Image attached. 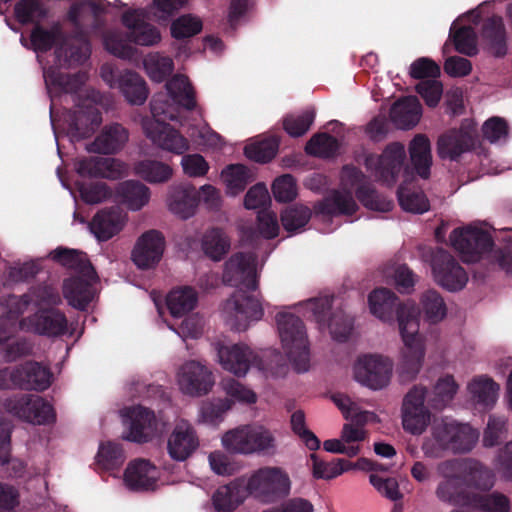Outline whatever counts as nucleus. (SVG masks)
<instances>
[{
	"label": "nucleus",
	"mask_w": 512,
	"mask_h": 512,
	"mask_svg": "<svg viewBox=\"0 0 512 512\" xmlns=\"http://www.w3.org/2000/svg\"><path fill=\"white\" fill-rule=\"evenodd\" d=\"M368 303L371 313L384 322L392 321L396 315L404 343L402 360L398 367L399 374L404 381L413 380L421 369L425 355L415 305L399 303L397 295L383 287L374 289L369 294Z\"/></svg>",
	"instance_id": "1"
},
{
	"label": "nucleus",
	"mask_w": 512,
	"mask_h": 512,
	"mask_svg": "<svg viewBox=\"0 0 512 512\" xmlns=\"http://www.w3.org/2000/svg\"><path fill=\"white\" fill-rule=\"evenodd\" d=\"M341 187L343 191L333 190L323 200L314 204L316 215L336 216L353 215L358 210L356 198L366 208L379 212H389L394 203L382 194H379L368 177L353 165H344L340 173Z\"/></svg>",
	"instance_id": "2"
},
{
	"label": "nucleus",
	"mask_w": 512,
	"mask_h": 512,
	"mask_svg": "<svg viewBox=\"0 0 512 512\" xmlns=\"http://www.w3.org/2000/svg\"><path fill=\"white\" fill-rule=\"evenodd\" d=\"M478 439V430L469 424L444 419L435 420L431 425L430 435L423 440L421 449L426 457L438 459L444 457L446 453H468Z\"/></svg>",
	"instance_id": "3"
},
{
	"label": "nucleus",
	"mask_w": 512,
	"mask_h": 512,
	"mask_svg": "<svg viewBox=\"0 0 512 512\" xmlns=\"http://www.w3.org/2000/svg\"><path fill=\"white\" fill-rule=\"evenodd\" d=\"M152 120H146L143 128L146 136L158 147L177 155L189 149V141L167 121L177 120V108L164 93L156 94L150 102Z\"/></svg>",
	"instance_id": "4"
},
{
	"label": "nucleus",
	"mask_w": 512,
	"mask_h": 512,
	"mask_svg": "<svg viewBox=\"0 0 512 512\" xmlns=\"http://www.w3.org/2000/svg\"><path fill=\"white\" fill-rule=\"evenodd\" d=\"M276 322L283 348L298 372L309 369L310 350L303 321L291 313H278Z\"/></svg>",
	"instance_id": "5"
},
{
	"label": "nucleus",
	"mask_w": 512,
	"mask_h": 512,
	"mask_svg": "<svg viewBox=\"0 0 512 512\" xmlns=\"http://www.w3.org/2000/svg\"><path fill=\"white\" fill-rule=\"evenodd\" d=\"M224 447L240 454H273L275 438L263 426L244 425L226 432L222 438Z\"/></svg>",
	"instance_id": "6"
},
{
	"label": "nucleus",
	"mask_w": 512,
	"mask_h": 512,
	"mask_svg": "<svg viewBox=\"0 0 512 512\" xmlns=\"http://www.w3.org/2000/svg\"><path fill=\"white\" fill-rule=\"evenodd\" d=\"M248 492L263 502L272 503L290 493L291 481L281 467L259 468L246 480Z\"/></svg>",
	"instance_id": "7"
},
{
	"label": "nucleus",
	"mask_w": 512,
	"mask_h": 512,
	"mask_svg": "<svg viewBox=\"0 0 512 512\" xmlns=\"http://www.w3.org/2000/svg\"><path fill=\"white\" fill-rule=\"evenodd\" d=\"M333 300V296H321L309 299L305 306L312 312L320 330L328 328L334 340L345 342L353 330V319L341 309L332 312Z\"/></svg>",
	"instance_id": "8"
},
{
	"label": "nucleus",
	"mask_w": 512,
	"mask_h": 512,
	"mask_svg": "<svg viewBox=\"0 0 512 512\" xmlns=\"http://www.w3.org/2000/svg\"><path fill=\"white\" fill-rule=\"evenodd\" d=\"M406 152L404 145L393 142L386 146L381 155L369 154L365 158V167L375 178L387 186L396 183L403 169Z\"/></svg>",
	"instance_id": "9"
},
{
	"label": "nucleus",
	"mask_w": 512,
	"mask_h": 512,
	"mask_svg": "<svg viewBox=\"0 0 512 512\" xmlns=\"http://www.w3.org/2000/svg\"><path fill=\"white\" fill-rule=\"evenodd\" d=\"M453 248L460 253L464 262L473 263L490 252L494 241L490 233L479 228H456L450 234Z\"/></svg>",
	"instance_id": "10"
},
{
	"label": "nucleus",
	"mask_w": 512,
	"mask_h": 512,
	"mask_svg": "<svg viewBox=\"0 0 512 512\" xmlns=\"http://www.w3.org/2000/svg\"><path fill=\"white\" fill-rule=\"evenodd\" d=\"M431 269L436 283L447 291H460L468 282L466 270L443 248H436L432 252Z\"/></svg>",
	"instance_id": "11"
},
{
	"label": "nucleus",
	"mask_w": 512,
	"mask_h": 512,
	"mask_svg": "<svg viewBox=\"0 0 512 512\" xmlns=\"http://www.w3.org/2000/svg\"><path fill=\"white\" fill-rule=\"evenodd\" d=\"M5 409L26 422L44 425L55 421L53 406L40 396L20 395L7 398Z\"/></svg>",
	"instance_id": "12"
},
{
	"label": "nucleus",
	"mask_w": 512,
	"mask_h": 512,
	"mask_svg": "<svg viewBox=\"0 0 512 512\" xmlns=\"http://www.w3.org/2000/svg\"><path fill=\"white\" fill-rule=\"evenodd\" d=\"M257 257L250 252H237L226 262L223 272V281L229 286L243 287L248 291L258 288V275L256 271Z\"/></svg>",
	"instance_id": "13"
},
{
	"label": "nucleus",
	"mask_w": 512,
	"mask_h": 512,
	"mask_svg": "<svg viewBox=\"0 0 512 512\" xmlns=\"http://www.w3.org/2000/svg\"><path fill=\"white\" fill-rule=\"evenodd\" d=\"M437 472L444 479L461 478L463 472L473 485L481 490H489L494 485L493 472L475 459H449L437 465Z\"/></svg>",
	"instance_id": "14"
},
{
	"label": "nucleus",
	"mask_w": 512,
	"mask_h": 512,
	"mask_svg": "<svg viewBox=\"0 0 512 512\" xmlns=\"http://www.w3.org/2000/svg\"><path fill=\"white\" fill-rule=\"evenodd\" d=\"M224 312L229 314L227 322L233 330L245 331L249 321L260 320L264 314L258 299L243 291L235 293L224 305Z\"/></svg>",
	"instance_id": "15"
},
{
	"label": "nucleus",
	"mask_w": 512,
	"mask_h": 512,
	"mask_svg": "<svg viewBox=\"0 0 512 512\" xmlns=\"http://www.w3.org/2000/svg\"><path fill=\"white\" fill-rule=\"evenodd\" d=\"M427 390L423 386H414L405 395L402 403L403 428L414 435L421 434L430 423V412L424 402Z\"/></svg>",
	"instance_id": "16"
},
{
	"label": "nucleus",
	"mask_w": 512,
	"mask_h": 512,
	"mask_svg": "<svg viewBox=\"0 0 512 512\" xmlns=\"http://www.w3.org/2000/svg\"><path fill=\"white\" fill-rule=\"evenodd\" d=\"M66 122L71 141H80L95 132L102 122V115L94 104L84 100L68 111Z\"/></svg>",
	"instance_id": "17"
},
{
	"label": "nucleus",
	"mask_w": 512,
	"mask_h": 512,
	"mask_svg": "<svg viewBox=\"0 0 512 512\" xmlns=\"http://www.w3.org/2000/svg\"><path fill=\"white\" fill-rule=\"evenodd\" d=\"M391 372V361L377 355L360 357L354 366L355 379L374 390L382 389L389 383Z\"/></svg>",
	"instance_id": "18"
},
{
	"label": "nucleus",
	"mask_w": 512,
	"mask_h": 512,
	"mask_svg": "<svg viewBox=\"0 0 512 512\" xmlns=\"http://www.w3.org/2000/svg\"><path fill=\"white\" fill-rule=\"evenodd\" d=\"M164 249V235L155 229L148 230L138 238L132 251V260L140 269L153 268L160 262Z\"/></svg>",
	"instance_id": "19"
},
{
	"label": "nucleus",
	"mask_w": 512,
	"mask_h": 512,
	"mask_svg": "<svg viewBox=\"0 0 512 512\" xmlns=\"http://www.w3.org/2000/svg\"><path fill=\"white\" fill-rule=\"evenodd\" d=\"M14 387L22 390L44 391L52 383L51 370L36 361H27L11 370Z\"/></svg>",
	"instance_id": "20"
},
{
	"label": "nucleus",
	"mask_w": 512,
	"mask_h": 512,
	"mask_svg": "<svg viewBox=\"0 0 512 512\" xmlns=\"http://www.w3.org/2000/svg\"><path fill=\"white\" fill-rule=\"evenodd\" d=\"M125 417L129 428L125 439L136 443H146L153 438L157 431V420L152 410L140 405L134 406L127 409Z\"/></svg>",
	"instance_id": "21"
},
{
	"label": "nucleus",
	"mask_w": 512,
	"mask_h": 512,
	"mask_svg": "<svg viewBox=\"0 0 512 512\" xmlns=\"http://www.w3.org/2000/svg\"><path fill=\"white\" fill-rule=\"evenodd\" d=\"M178 381L181 390L192 396L208 393L214 384L211 371L194 360L182 365Z\"/></svg>",
	"instance_id": "22"
},
{
	"label": "nucleus",
	"mask_w": 512,
	"mask_h": 512,
	"mask_svg": "<svg viewBox=\"0 0 512 512\" xmlns=\"http://www.w3.org/2000/svg\"><path fill=\"white\" fill-rule=\"evenodd\" d=\"M199 439L195 429L187 421H180L174 427L167 442L169 456L175 461H185L198 448Z\"/></svg>",
	"instance_id": "23"
},
{
	"label": "nucleus",
	"mask_w": 512,
	"mask_h": 512,
	"mask_svg": "<svg viewBox=\"0 0 512 512\" xmlns=\"http://www.w3.org/2000/svg\"><path fill=\"white\" fill-rule=\"evenodd\" d=\"M218 357L222 367L238 377L245 376L252 365L260 364L254 352L243 344L221 346Z\"/></svg>",
	"instance_id": "24"
},
{
	"label": "nucleus",
	"mask_w": 512,
	"mask_h": 512,
	"mask_svg": "<svg viewBox=\"0 0 512 512\" xmlns=\"http://www.w3.org/2000/svg\"><path fill=\"white\" fill-rule=\"evenodd\" d=\"M90 53V42L83 33H77L73 39H68L64 34L63 40L55 49L57 64L68 68L83 64Z\"/></svg>",
	"instance_id": "25"
},
{
	"label": "nucleus",
	"mask_w": 512,
	"mask_h": 512,
	"mask_svg": "<svg viewBox=\"0 0 512 512\" xmlns=\"http://www.w3.org/2000/svg\"><path fill=\"white\" fill-rule=\"evenodd\" d=\"M77 173L82 177L117 180L124 175V165L115 158L85 157L78 161Z\"/></svg>",
	"instance_id": "26"
},
{
	"label": "nucleus",
	"mask_w": 512,
	"mask_h": 512,
	"mask_svg": "<svg viewBox=\"0 0 512 512\" xmlns=\"http://www.w3.org/2000/svg\"><path fill=\"white\" fill-rule=\"evenodd\" d=\"M32 330L48 337H57L67 332L66 315L55 308H41L28 318Z\"/></svg>",
	"instance_id": "27"
},
{
	"label": "nucleus",
	"mask_w": 512,
	"mask_h": 512,
	"mask_svg": "<svg viewBox=\"0 0 512 512\" xmlns=\"http://www.w3.org/2000/svg\"><path fill=\"white\" fill-rule=\"evenodd\" d=\"M473 136L462 129H450L437 141V154L441 159L457 161L462 154L474 148Z\"/></svg>",
	"instance_id": "28"
},
{
	"label": "nucleus",
	"mask_w": 512,
	"mask_h": 512,
	"mask_svg": "<svg viewBox=\"0 0 512 512\" xmlns=\"http://www.w3.org/2000/svg\"><path fill=\"white\" fill-rule=\"evenodd\" d=\"M97 280V275L93 278L77 275L65 279L63 282V296L68 304L77 310H86L93 300V284Z\"/></svg>",
	"instance_id": "29"
},
{
	"label": "nucleus",
	"mask_w": 512,
	"mask_h": 512,
	"mask_svg": "<svg viewBox=\"0 0 512 512\" xmlns=\"http://www.w3.org/2000/svg\"><path fill=\"white\" fill-rule=\"evenodd\" d=\"M249 495L246 479L240 477L229 484L219 486L212 496L217 512H233Z\"/></svg>",
	"instance_id": "30"
},
{
	"label": "nucleus",
	"mask_w": 512,
	"mask_h": 512,
	"mask_svg": "<svg viewBox=\"0 0 512 512\" xmlns=\"http://www.w3.org/2000/svg\"><path fill=\"white\" fill-rule=\"evenodd\" d=\"M129 139L128 130L119 123L105 125L94 141L89 145V151L111 155L123 149Z\"/></svg>",
	"instance_id": "31"
},
{
	"label": "nucleus",
	"mask_w": 512,
	"mask_h": 512,
	"mask_svg": "<svg viewBox=\"0 0 512 512\" xmlns=\"http://www.w3.org/2000/svg\"><path fill=\"white\" fill-rule=\"evenodd\" d=\"M157 469L145 459H137L129 463L124 473V481L134 491L154 489L157 482Z\"/></svg>",
	"instance_id": "32"
},
{
	"label": "nucleus",
	"mask_w": 512,
	"mask_h": 512,
	"mask_svg": "<svg viewBox=\"0 0 512 512\" xmlns=\"http://www.w3.org/2000/svg\"><path fill=\"white\" fill-rule=\"evenodd\" d=\"M124 226V216L117 208L102 209L92 218L89 228L99 241H108Z\"/></svg>",
	"instance_id": "33"
},
{
	"label": "nucleus",
	"mask_w": 512,
	"mask_h": 512,
	"mask_svg": "<svg viewBox=\"0 0 512 512\" xmlns=\"http://www.w3.org/2000/svg\"><path fill=\"white\" fill-rule=\"evenodd\" d=\"M49 257L59 265L74 270L78 275L90 278L96 276V270L85 252L59 246L49 253Z\"/></svg>",
	"instance_id": "34"
},
{
	"label": "nucleus",
	"mask_w": 512,
	"mask_h": 512,
	"mask_svg": "<svg viewBox=\"0 0 512 512\" xmlns=\"http://www.w3.org/2000/svg\"><path fill=\"white\" fill-rule=\"evenodd\" d=\"M199 203V193L190 184H179L171 188L169 209L182 219L193 216Z\"/></svg>",
	"instance_id": "35"
},
{
	"label": "nucleus",
	"mask_w": 512,
	"mask_h": 512,
	"mask_svg": "<svg viewBox=\"0 0 512 512\" xmlns=\"http://www.w3.org/2000/svg\"><path fill=\"white\" fill-rule=\"evenodd\" d=\"M422 116V105L416 96H407L396 101L390 109L391 121L400 129H411Z\"/></svg>",
	"instance_id": "36"
},
{
	"label": "nucleus",
	"mask_w": 512,
	"mask_h": 512,
	"mask_svg": "<svg viewBox=\"0 0 512 512\" xmlns=\"http://www.w3.org/2000/svg\"><path fill=\"white\" fill-rule=\"evenodd\" d=\"M481 35L492 55L500 58L507 54L506 29L501 16L493 15L485 19Z\"/></svg>",
	"instance_id": "37"
},
{
	"label": "nucleus",
	"mask_w": 512,
	"mask_h": 512,
	"mask_svg": "<svg viewBox=\"0 0 512 512\" xmlns=\"http://www.w3.org/2000/svg\"><path fill=\"white\" fill-rule=\"evenodd\" d=\"M411 164L416 174L422 179H428L431 173L432 154L431 143L425 134H417L409 144Z\"/></svg>",
	"instance_id": "38"
},
{
	"label": "nucleus",
	"mask_w": 512,
	"mask_h": 512,
	"mask_svg": "<svg viewBox=\"0 0 512 512\" xmlns=\"http://www.w3.org/2000/svg\"><path fill=\"white\" fill-rule=\"evenodd\" d=\"M117 87L125 99L133 105H142L148 97L145 80L136 72L126 70L118 75Z\"/></svg>",
	"instance_id": "39"
},
{
	"label": "nucleus",
	"mask_w": 512,
	"mask_h": 512,
	"mask_svg": "<svg viewBox=\"0 0 512 512\" xmlns=\"http://www.w3.org/2000/svg\"><path fill=\"white\" fill-rule=\"evenodd\" d=\"M435 494L442 501L456 506L470 507L474 493L466 491L462 478L443 479Z\"/></svg>",
	"instance_id": "40"
},
{
	"label": "nucleus",
	"mask_w": 512,
	"mask_h": 512,
	"mask_svg": "<svg viewBox=\"0 0 512 512\" xmlns=\"http://www.w3.org/2000/svg\"><path fill=\"white\" fill-rule=\"evenodd\" d=\"M231 247L230 238L222 228L207 229L201 238V248L204 254L217 262L222 260Z\"/></svg>",
	"instance_id": "41"
},
{
	"label": "nucleus",
	"mask_w": 512,
	"mask_h": 512,
	"mask_svg": "<svg viewBox=\"0 0 512 512\" xmlns=\"http://www.w3.org/2000/svg\"><path fill=\"white\" fill-rule=\"evenodd\" d=\"M165 87L174 103L189 111L196 107L195 91L187 76L176 74L166 82Z\"/></svg>",
	"instance_id": "42"
},
{
	"label": "nucleus",
	"mask_w": 512,
	"mask_h": 512,
	"mask_svg": "<svg viewBox=\"0 0 512 512\" xmlns=\"http://www.w3.org/2000/svg\"><path fill=\"white\" fill-rule=\"evenodd\" d=\"M120 201L131 210H139L150 198L149 188L137 180H127L118 184L116 189Z\"/></svg>",
	"instance_id": "43"
},
{
	"label": "nucleus",
	"mask_w": 512,
	"mask_h": 512,
	"mask_svg": "<svg viewBox=\"0 0 512 512\" xmlns=\"http://www.w3.org/2000/svg\"><path fill=\"white\" fill-rule=\"evenodd\" d=\"M198 302L196 290L189 286L172 289L167 296V308L173 317H182L192 311Z\"/></svg>",
	"instance_id": "44"
},
{
	"label": "nucleus",
	"mask_w": 512,
	"mask_h": 512,
	"mask_svg": "<svg viewBox=\"0 0 512 512\" xmlns=\"http://www.w3.org/2000/svg\"><path fill=\"white\" fill-rule=\"evenodd\" d=\"M417 318L421 313L424 319L431 323L436 324L442 321L447 313V307L441 294L436 290L425 291L420 298V309H417Z\"/></svg>",
	"instance_id": "45"
},
{
	"label": "nucleus",
	"mask_w": 512,
	"mask_h": 512,
	"mask_svg": "<svg viewBox=\"0 0 512 512\" xmlns=\"http://www.w3.org/2000/svg\"><path fill=\"white\" fill-rule=\"evenodd\" d=\"M134 172L141 179L152 183H165L173 175V169L161 161L144 159L135 163Z\"/></svg>",
	"instance_id": "46"
},
{
	"label": "nucleus",
	"mask_w": 512,
	"mask_h": 512,
	"mask_svg": "<svg viewBox=\"0 0 512 512\" xmlns=\"http://www.w3.org/2000/svg\"><path fill=\"white\" fill-rule=\"evenodd\" d=\"M473 400L484 408H491L498 397L499 385L490 377L479 376L468 385Z\"/></svg>",
	"instance_id": "47"
},
{
	"label": "nucleus",
	"mask_w": 512,
	"mask_h": 512,
	"mask_svg": "<svg viewBox=\"0 0 512 512\" xmlns=\"http://www.w3.org/2000/svg\"><path fill=\"white\" fill-rule=\"evenodd\" d=\"M64 32L59 24L53 25L50 29H46L37 23L30 34L31 45L36 52L45 53L54 46H58L63 40Z\"/></svg>",
	"instance_id": "48"
},
{
	"label": "nucleus",
	"mask_w": 512,
	"mask_h": 512,
	"mask_svg": "<svg viewBox=\"0 0 512 512\" xmlns=\"http://www.w3.org/2000/svg\"><path fill=\"white\" fill-rule=\"evenodd\" d=\"M311 217L312 210L308 206L296 203L282 211L281 223L287 232L299 233L309 223Z\"/></svg>",
	"instance_id": "49"
},
{
	"label": "nucleus",
	"mask_w": 512,
	"mask_h": 512,
	"mask_svg": "<svg viewBox=\"0 0 512 512\" xmlns=\"http://www.w3.org/2000/svg\"><path fill=\"white\" fill-rule=\"evenodd\" d=\"M85 80V73L67 74L56 70L50 71L46 78V81H49L60 92L71 94L76 98H79V92Z\"/></svg>",
	"instance_id": "50"
},
{
	"label": "nucleus",
	"mask_w": 512,
	"mask_h": 512,
	"mask_svg": "<svg viewBox=\"0 0 512 512\" xmlns=\"http://www.w3.org/2000/svg\"><path fill=\"white\" fill-rule=\"evenodd\" d=\"M470 508H476L484 512H509V498L497 491L489 494H473Z\"/></svg>",
	"instance_id": "51"
},
{
	"label": "nucleus",
	"mask_w": 512,
	"mask_h": 512,
	"mask_svg": "<svg viewBox=\"0 0 512 512\" xmlns=\"http://www.w3.org/2000/svg\"><path fill=\"white\" fill-rule=\"evenodd\" d=\"M316 112L314 108H308L301 114H289L283 118V129L291 137H300L304 135L315 120Z\"/></svg>",
	"instance_id": "52"
},
{
	"label": "nucleus",
	"mask_w": 512,
	"mask_h": 512,
	"mask_svg": "<svg viewBox=\"0 0 512 512\" xmlns=\"http://www.w3.org/2000/svg\"><path fill=\"white\" fill-rule=\"evenodd\" d=\"M397 196L401 208L407 212L423 214L429 210V201L422 191H412L400 185Z\"/></svg>",
	"instance_id": "53"
},
{
	"label": "nucleus",
	"mask_w": 512,
	"mask_h": 512,
	"mask_svg": "<svg viewBox=\"0 0 512 512\" xmlns=\"http://www.w3.org/2000/svg\"><path fill=\"white\" fill-rule=\"evenodd\" d=\"M449 38L452 39L457 52L472 57L478 53L477 35L471 26H462L454 31L450 29Z\"/></svg>",
	"instance_id": "54"
},
{
	"label": "nucleus",
	"mask_w": 512,
	"mask_h": 512,
	"mask_svg": "<svg viewBox=\"0 0 512 512\" xmlns=\"http://www.w3.org/2000/svg\"><path fill=\"white\" fill-rule=\"evenodd\" d=\"M338 149L337 139L328 133H318L306 143L305 152L308 155L330 158Z\"/></svg>",
	"instance_id": "55"
},
{
	"label": "nucleus",
	"mask_w": 512,
	"mask_h": 512,
	"mask_svg": "<svg viewBox=\"0 0 512 512\" xmlns=\"http://www.w3.org/2000/svg\"><path fill=\"white\" fill-rule=\"evenodd\" d=\"M458 389L453 376L446 375L436 382L433 388V396L429 399L434 409H443L454 397Z\"/></svg>",
	"instance_id": "56"
},
{
	"label": "nucleus",
	"mask_w": 512,
	"mask_h": 512,
	"mask_svg": "<svg viewBox=\"0 0 512 512\" xmlns=\"http://www.w3.org/2000/svg\"><path fill=\"white\" fill-rule=\"evenodd\" d=\"M14 14L19 23L36 25L46 16V10L40 0H20L14 7Z\"/></svg>",
	"instance_id": "57"
},
{
	"label": "nucleus",
	"mask_w": 512,
	"mask_h": 512,
	"mask_svg": "<svg viewBox=\"0 0 512 512\" xmlns=\"http://www.w3.org/2000/svg\"><path fill=\"white\" fill-rule=\"evenodd\" d=\"M278 148V140L275 138H268L247 145L244 148V154L248 159L255 162L267 163L276 156Z\"/></svg>",
	"instance_id": "58"
},
{
	"label": "nucleus",
	"mask_w": 512,
	"mask_h": 512,
	"mask_svg": "<svg viewBox=\"0 0 512 512\" xmlns=\"http://www.w3.org/2000/svg\"><path fill=\"white\" fill-rule=\"evenodd\" d=\"M313 466V476L317 479H332L348 470L349 463L343 459L330 462L320 460L316 454L310 456Z\"/></svg>",
	"instance_id": "59"
},
{
	"label": "nucleus",
	"mask_w": 512,
	"mask_h": 512,
	"mask_svg": "<svg viewBox=\"0 0 512 512\" xmlns=\"http://www.w3.org/2000/svg\"><path fill=\"white\" fill-rule=\"evenodd\" d=\"M222 177L227 187L238 193L243 191L251 182L248 168L243 164H231L222 171Z\"/></svg>",
	"instance_id": "60"
},
{
	"label": "nucleus",
	"mask_w": 512,
	"mask_h": 512,
	"mask_svg": "<svg viewBox=\"0 0 512 512\" xmlns=\"http://www.w3.org/2000/svg\"><path fill=\"white\" fill-rule=\"evenodd\" d=\"M507 435V419L503 416H489L487 426L483 433L482 443L486 448L500 444Z\"/></svg>",
	"instance_id": "61"
},
{
	"label": "nucleus",
	"mask_w": 512,
	"mask_h": 512,
	"mask_svg": "<svg viewBox=\"0 0 512 512\" xmlns=\"http://www.w3.org/2000/svg\"><path fill=\"white\" fill-rule=\"evenodd\" d=\"M147 74L154 82L161 83L173 72L174 63L168 56H150L144 62Z\"/></svg>",
	"instance_id": "62"
},
{
	"label": "nucleus",
	"mask_w": 512,
	"mask_h": 512,
	"mask_svg": "<svg viewBox=\"0 0 512 512\" xmlns=\"http://www.w3.org/2000/svg\"><path fill=\"white\" fill-rule=\"evenodd\" d=\"M98 461L105 469H118L125 461L122 445L115 442L101 444L98 454Z\"/></svg>",
	"instance_id": "63"
},
{
	"label": "nucleus",
	"mask_w": 512,
	"mask_h": 512,
	"mask_svg": "<svg viewBox=\"0 0 512 512\" xmlns=\"http://www.w3.org/2000/svg\"><path fill=\"white\" fill-rule=\"evenodd\" d=\"M32 303L41 308H54L61 303V296L56 288L51 285L41 284L32 287L28 292Z\"/></svg>",
	"instance_id": "64"
}]
</instances>
